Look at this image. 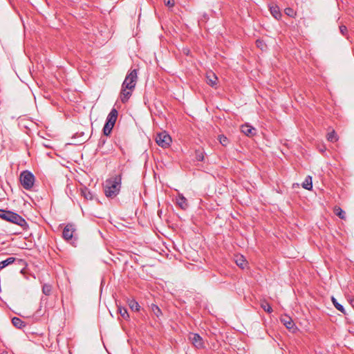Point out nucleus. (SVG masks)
Wrapping results in <instances>:
<instances>
[{"instance_id": "20e7f679", "label": "nucleus", "mask_w": 354, "mask_h": 354, "mask_svg": "<svg viewBox=\"0 0 354 354\" xmlns=\"http://www.w3.org/2000/svg\"><path fill=\"white\" fill-rule=\"evenodd\" d=\"M8 221L18 225L21 227L23 230H26L28 227L27 222L23 217L11 211L9 214Z\"/></svg>"}, {"instance_id": "cd10ccee", "label": "nucleus", "mask_w": 354, "mask_h": 354, "mask_svg": "<svg viewBox=\"0 0 354 354\" xmlns=\"http://www.w3.org/2000/svg\"><path fill=\"white\" fill-rule=\"evenodd\" d=\"M51 290H52V287L49 284H44L42 286V292L45 295H47V296L50 295L51 293Z\"/></svg>"}, {"instance_id": "7c9ffc66", "label": "nucleus", "mask_w": 354, "mask_h": 354, "mask_svg": "<svg viewBox=\"0 0 354 354\" xmlns=\"http://www.w3.org/2000/svg\"><path fill=\"white\" fill-rule=\"evenodd\" d=\"M339 31L342 35H346L348 32L346 26L344 25L339 26Z\"/></svg>"}, {"instance_id": "5701e85b", "label": "nucleus", "mask_w": 354, "mask_h": 354, "mask_svg": "<svg viewBox=\"0 0 354 354\" xmlns=\"http://www.w3.org/2000/svg\"><path fill=\"white\" fill-rule=\"evenodd\" d=\"M261 307L268 313H271L272 312V307L266 300L261 301Z\"/></svg>"}, {"instance_id": "72a5a7b5", "label": "nucleus", "mask_w": 354, "mask_h": 354, "mask_svg": "<svg viewBox=\"0 0 354 354\" xmlns=\"http://www.w3.org/2000/svg\"><path fill=\"white\" fill-rule=\"evenodd\" d=\"M226 142H227V138L226 137L223 136L222 138H220V142L223 145H226Z\"/></svg>"}, {"instance_id": "4be33fe9", "label": "nucleus", "mask_w": 354, "mask_h": 354, "mask_svg": "<svg viewBox=\"0 0 354 354\" xmlns=\"http://www.w3.org/2000/svg\"><path fill=\"white\" fill-rule=\"evenodd\" d=\"M332 301H333V304L334 305V306L339 310L340 311L341 313H344V314H346V312H345V310H344V308L343 307V306L342 304H340L339 303L337 302V299H335L334 297H332Z\"/></svg>"}, {"instance_id": "473e14b6", "label": "nucleus", "mask_w": 354, "mask_h": 354, "mask_svg": "<svg viewBox=\"0 0 354 354\" xmlns=\"http://www.w3.org/2000/svg\"><path fill=\"white\" fill-rule=\"evenodd\" d=\"M256 44H257V46L261 49H263L266 46L264 42L260 39H257L256 41Z\"/></svg>"}, {"instance_id": "c85d7f7f", "label": "nucleus", "mask_w": 354, "mask_h": 354, "mask_svg": "<svg viewBox=\"0 0 354 354\" xmlns=\"http://www.w3.org/2000/svg\"><path fill=\"white\" fill-rule=\"evenodd\" d=\"M284 12H285V14L287 15L289 17H295L296 16V12L291 8H286L285 9Z\"/></svg>"}, {"instance_id": "bb28decb", "label": "nucleus", "mask_w": 354, "mask_h": 354, "mask_svg": "<svg viewBox=\"0 0 354 354\" xmlns=\"http://www.w3.org/2000/svg\"><path fill=\"white\" fill-rule=\"evenodd\" d=\"M335 213L337 216H338L340 218L344 219L346 218V213L343 211L340 207L335 208Z\"/></svg>"}, {"instance_id": "1a4fd4ad", "label": "nucleus", "mask_w": 354, "mask_h": 354, "mask_svg": "<svg viewBox=\"0 0 354 354\" xmlns=\"http://www.w3.org/2000/svg\"><path fill=\"white\" fill-rule=\"evenodd\" d=\"M118 111L115 109H112L110 113H109L106 122L115 125V123L116 122L117 118H118Z\"/></svg>"}, {"instance_id": "aec40b11", "label": "nucleus", "mask_w": 354, "mask_h": 354, "mask_svg": "<svg viewBox=\"0 0 354 354\" xmlns=\"http://www.w3.org/2000/svg\"><path fill=\"white\" fill-rule=\"evenodd\" d=\"M113 127L114 125L106 122L103 128V133L106 136H109Z\"/></svg>"}, {"instance_id": "a211bd4d", "label": "nucleus", "mask_w": 354, "mask_h": 354, "mask_svg": "<svg viewBox=\"0 0 354 354\" xmlns=\"http://www.w3.org/2000/svg\"><path fill=\"white\" fill-rule=\"evenodd\" d=\"M326 138L327 140L331 142H335L338 140V136L335 130H332L330 132L328 133Z\"/></svg>"}, {"instance_id": "b1692460", "label": "nucleus", "mask_w": 354, "mask_h": 354, "mask_svg": "<svg viewBox=\"0 0 354 354\" xmlns=\"http://www.w3.org/2000/svg\"><path fill=\"white\" fill-rule=\"evenodd\" d=\"M129 306L132 310L139 311L140 310V305L136 301L133 299L129 301Z\"/></svg>"}, {"instance_id": "dca6fc26", "label": "nucleus", "mask_w": 354, "mask_h": 354, "mask_svg": "<svg viewBox=\"0 0 354 354\" xmlns=\"http://www.w3.org/2000/svg\"><path fill=\"white\" fill-rule=\"evenodd\" d=\"M81 194H82V196L86 200H92L93 199L92 193L86 187L81 188Z\"/></svg>"}, {"instance_id": "423d86ee", "label": "nucleus", "mask_w": 354, "mask_h": 354, "mask_svg": "<svg viewBox=\"0 0 354 354\" xmlns=\"http://www.w3.org/2000/svg\"><path fill=\"white\" fill-rule=\"evenodd\" d=\"M75 231L76 228L75 225L68 223L63 230L62 237L67 241H72Z\"/></svg>"}, {"instance_id": "2eb2a0df", "label": "nucleus", "mask_w": 354, "mask_h": 354, "mask_svg": "<svg viewBox=\"0 0 354 354\" xmlns=\"http://www.w3.org/2000/svg\"><path fill=\"white\" fill-rule=\"evenodd\" d=\"M303 188L310 190L313 188V182H312V178L310 176H308L304 181L302 183Z\"/></svg>"}, {"instance_id": "4468645a", "label": "nucleus", "mask_w": 354, "mask_h": 354, "mask_svg": "<svg viewBox=\"0 0 354 354\" xmlns=\"http://www.w3.org/2000/svg\"><path fill=\"white\" fill-rule=\"evenodd\" d=\"M17 261L19 263L22 262L23 261L21 259H16L15 257H8L6 260H3L0 262V270L6 268V266L13 263L15 261Z\"/></svg>"}, {"instance_id": "f257e3e1", "label": "nucleus", "mask_w": 354, "mask_h": 354, "mask_svg": "<svg viewBox=\"0 0 354 354\" xmlns=\"http://www.w3.org/2000/svg\"><path fill=\"white\" fill-rule=\"evenodd\" d=\"M138 81V70L131 69L128 71L122 84L120 91V100L122 103L127 102L132 95Z\"/></svg>"}, {"instance_id": "c756f323", "label": "nucleus", "mask_w": 354, "mask_h": 354, "mask_svg": "<svg viewBox=\"0 0 354 354\" xmlns=\"http://www.w3.org/2000/svg\"><path fill=\"white\" fill-rule=\"evenodd\" d=\"M196 159L198 161H203L204 160L203 152L200 151H196Z\"/></svg>"}, {"instance_id": "a878e982", "label": "nucleus", "mask_w": 354, "mask_h": 354, "mask_svg": "<svg viewBox=\"0 0 354 354\" xmlns=\"http://www.w3.org/2000/svg\"><path fill=\"white\" fill-rule=\"evenodd\" d=\"M10 212V211L9 210L0 209V218L8 221Z\"/></svg>"}, {"instance_id": "0eeeda50", "label": "nucleus", "mask_w": 354, "mask_h": 354, "mask_svg": "<svg viewBox=\"0 0 354 354\" xmlns=\"http://www.w3.org/2000/svg\"><path fill=\"white\" fill-rule=\"evenodd\" d=\"M189 338L196 348H201L203 347L202 337L198 334L192 333Z\"/></svg>"}, {"instance_id": "6e6552de", "label": "nucleus", "mask_w": 354, "mask_h": 354, "mask_svg": "<svg viewBox=\"0 0 354 354\" xmlns=\"http://www.w3.org/2000/svg\"><path fill=\"white\" fill-rule=\"evenodd\" d=\"M177 205L182 209L185 210L188 208V202L187 198L182 194H179L176 198Z\"/></svg>"}, {"instance_id": "f8f14e48", "label": "nucleus", "mask_w": 354, "mask_h": 354, "mask_svg": "<svg viewBox=\"0 0 354 354\" xmlns=\"http://www.w3.org/2000/svg\"><path fill=\"white\" fill-rule=\"evenodd\" d=\"M206 78L207 84L211 86H214L216 85L218 78L212 71L207 73Z\"/></svg>"}, {"instance_id": "9b49d317", "label": "nucleus", "mask_w": 354, "mask_h": 354, "mask_svg": "<svg viewBox=\"0 0 354 354\" xmlns=\"http://www.w3.org/2000/svg\"><path fill=\"white\" fill-rule=\"evenodd\" d=\"M241 129L248 136H252L256 133V129L248 124L242 125Z\"/></svg>"}, {"instance_id": "7ed1b4c3", "label": "nucleus", "mask_w": 354, "mask_h": 354, "mask_svg": "<svg viewBox=\"0 0 354 354\" xmlns=\"http://www.w3.org/2000/svg\"><path fill=\"white\" fill-rule=\"evenodd\" d=\"M19 180L22 187L26 190H30L34 185L35 178L30 171L26 170L21 173Z\"/></svg>"}, {"instance_id": "f03ea898", "label": "nucleus", "mask_w": 354, "mask_h": 354, "mask_svg": "<svg viewBox=\"0 0 354 354\" xmlns=\"http://www.w3.org/2000/svg\"><path fill=\"white\" fill-rule=\"evenodd\" d=\"M122 176L116 175L107 179L104 187V193L109 198L115 197L120 192L121 187Z\"/></svg>"}, {"instance_id": "f3484780", "label": "nucleus", "mask_w": 354, "mask_h": 354, "mask_svg": "<svg viewBox=\"0 0 354 354\" xmlns=\"http://www.w3.org/2000/svg\"><path fill=\"white\" fill-rule=\"evenodd\" d=\"M12 324L17 328H22L25 326V323L19 317H13L12 319Z\"/></svg>"}, {"instance_id": "ddd939ff", "label": "nucleus", "mask_w": 354, "mask_h": 354, "mask_svg": "<svg viewBox=\"0 0 354 354\" xmlns=\"http://www.w3.org/2000/svg\"><path fill=\"white\" fill-rule=\"evenodd\" d=\"M269 10L271 15L277 20L280 19L281 17V13L280 12L279 8L277 5H270L269 6Z\"/></svg>"}, {"instance_id": "2f4dec72", "label": "nucleus", "mask_w": 354, "mask_h": 354, "mask_svg": "<svg viewBox=\"0 0 354 354\" xmlns=\"http://www.w3.org/2000/svg\"><path fill=\"white\" fill-rule=\"evenodd\" d=\"M164 2L165 4L169 8L173 7L175 4L174 0H164Z\"/></svg>"}, {"instance_id": "9d476101", "label": "nucleus", "mask_w": 354, "mask_h": 354, "mask_svg": "<svg viewBox=\"0 0 354 354\" xmlns=\"http://www.w3.org/2000/svg\"><path fill=\"white\" fill-rule=\"evenodd\" d=\"M281 322L283 324V325L288 329H292L295 326V323L293 322L292 318L286 315L281 316Z\"/></svg>"}, {"instance_id": "39448f33", "label": "nucleus", "mask_w": 354, "mask_h": 354, "mask_svg": "<svg viewBox=\"0 0 354 354\" xmlns=\"http://www.w3.org/2000/svg\"><path fill=\"white\" fill-rule=\"evenodd\" d=\"M156 142L158 146L162 148H167L171 142V138L165 131H162L156 135Z\"/></svg>"}, {"instance_id": "393cba45", "label": "nucleus", "mask_w": 354, "mask_h": 354, "mask_svg": "<svg viewBox=\"0 0 354 354\" xmlns=\"http://www.w3.org/2000/svg\"><path fill=\"white\" fill-rule=\"evenodd\" d=\"M118 313H120L121 317L124 319H127L129 317L127 310L125 308L119 307Z\"/></svg>"}, {"instance_id": "6ab92c4d", "label": "nucleus", "mask_w": 354, "mask_h": 354, "mask_svg": "<svg viewBox=\"0 0 354 354\" xmlns=\"http://www.w3.org/2000/svg\"><path fill=\"white\" fill-rule=\"evenodd\" d=\"M235 262L236 265L241 268H244L245 266L246 265V261L243 256H236Z\"/></svg>"}, {"instance_id": "412c9836", "label": "nucleus", "mask_w": 354, "mask_h": 354, "mask_svg": "<svg viewBox=\"0 0 354 354\" xmlns=\"http://www.w3.org/2000/svg\"><path fill=\"white\" fill-rule=\"evenodd\" d=\"M151 310L153 312V315H156L157 317H160L162 315L161 310L157 305L151 304Z\"/></svg>"}]
</instances>
